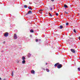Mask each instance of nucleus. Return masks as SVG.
<instances>
[{
  "mask_svg": "<svg viewBox=\"0 0 80 80\" xmlns=\"http://www.w3.org/2000/svg\"><path fill=\"white\" fill-rule=\"evenodd\" d=\"M58 68H61L62 67V65L61 64H59L57 66Z\"/></svg>",
  "mask_w": 80,
  "mask_h": 80,
  "instance_id": "nucleus-1",
  "label": "nucleus"
},
{
  "mask_svg": "<svg viewBox=\"0 0 80 80\" xmlns=\"http://www.w3.org/2000/svg\"><path fill=\"white\" fill-rule=\"evenodd\" d=\"M14 38L15 40L16 39H17V34H14Z\"/></svg>",
  "mask_w": 80,
  "mask_h": 80,
  "instance_id": "nucleus-2",
  "label": "nucleus"
},
{
  "mask_svg": "<svg viewBox=\"0 0 80 80\" xmlns=\"http://www.w3.org/2000/svg\"><path fill=\"white\" fill-rule=\"evenodd\" d=\"M71 52H72V53H75V51L74 49H71Z\"/></svg>",
  "mask_w": 80,
  "mask_h": 80,
  "instance_id": "nucleus-3",
  "label": "nucleus"
},
{
  "mask_svg": "<svg viewBox=\"0 0 80 80\" xmlns=\"http://www.w3.org/2000/svg\"><path fill=\"white\" fill-rule=\"evenodd\" d=\"M32 11L29 10L28 12V13H27V14H26V15H28V14H32Z\"/></svg>",
  "mask_w": 80,
  "mask_h": 80,
  "instance_id": "nucleus-4",
  "label": "nucleus"
},
{
  "mask_svg": "<svg viewBox=\"0 0 80 80\" xmlns=\"http://www.w3.org/2000/svg\"><path fill=\"white\" fill-rule=\"evenodd\" d=\"M4 36L6 37H8V32L5 33Z\"/></svg>",
  "mask_w": 80,
  "mask_h": 80,
  "instance_id": "nucleus-5",
  "label": "nucleus"
},
{
  "mask_svg": "<svg viewBox=\"0 0 80 80\" xmlns=\"http://www.w3.org/2000/svg\"><path fill=\"white\" fill-rule=\"evenodd\" d=\"M31 73H32L33 74H35V71L33 70H32L31 71Z\"/></svg>",
  "mask_w": 80,
  "mask_h": 80,
  "instance_id": "nucleus-6",
  "label": "nucleus"
},
{
  "mask_svg": "<svg viewBox=\"0 0 80 80\" xmlns=\"http://www.w3.org/2000/svg\"><path fill=\"white\" fill-rule=\"evenodd\" d=\"M59 64H60V63H59L58 62L55 64L54 65V67H57V65H59Z\"/></svg>",
  "mask_w": 80,
  "mask_h": 80,
  "instance_id": "nucleus-7",
  "label": "nucleus"
},
{
  "mask_svg": "<svg viewBox=\"0 0 80 80\" xmlns=\"http://www.w3.org/2000/svg\"><path fill=\"white\" fill-rule=\"evenodd\" d=\"M26 62L25 61V60H23L22 61V63H23V64H25V63Z\"/></svg>",
  "mask_w": 80,
  "mask_h": 80,
  "instance_id": "nucleus-8",
  "label": "nucleus"
},
{
  "mask_svg": "<svg viewBox=\"0 0 80 80\" xmlns=\"http://www.w3.org/2000/svg\"><path fill=\"white\" fill-rule=\"evenodd\" d=\"M64 8H68V7L67 6L66 4H64Z\"/></svg>",
  "mask_w": 80,
  "mask_h": 80,
  "instance_id": "nucleus-9",
  "label": "nucleus"
},
{
  "mask_svg": "<svg viewBox=\"0 0 80 80\" xmlns=\"http://www.w3.org/2000/svg\"><path fill=\"white\" fill-rule=\"evenodd\" d=\"M62 28H63V26L62 25L60 26V29H62Z\"/></svg>",
  "mask_w": 80,
  "mask_h": 80,
  "instance_id": "nucleus-10",
  "label": "nucleus"
},
{
  "mask_svg": "<svg viewBox=\"0 0 80 80\" xmlns=\"http://www.w3.org/2000/svg\"><path fill=\"white\" fill-rule=\"evenodd\" d=\"M46 70L47 72H50V70L48 68L46 69Z\"/></svg>",
  "mask_w": 80,
  "mask_h": 80,
  "instance_id": "nucleus-11",
  "label": "nucleus"
},
{
  "mask_svg": "<svg viewBox=\"0 0 80 80\" xmlns=\"http://www.w3.org/2000/svg\"><path fill=\"white\" fill-rule=\"evenodd\" d=\"M30 32H31L32 33H33V32H34V31L32 29L31 30Z\"/></svg>",
  "mask_w": 80,
  "mask_h": 80,
  "instance_id": "nucleus-12",
  "label": "nucleus"
},
{
  "mask_svg": "<svg viewBox=\"0 0 80 80\" xmlns=\"http://www.w3.org/2000/svg\"><path fill=\"white\" fill-rule=\"evenodd\" d=\"M49 15H50V17H52V15L50 14V12H49Z\"/></svg>",
  "mask_w": 80,
  "mask_h": 80,
  "instance_id": "nucleus-13",
  "label": "nucleus"
},
{
  "mask_svg": "<svg viewBox=\"0 0 80 80\" xmlns=\"http://www.w3.org/2000/svg\"><path fill=\"white\" fill-rule=\"evenodd\" d=\"M22 60H24L25 59V57H22Z\"/></svg>",
  "mask_w": 80,
  "mask_h": 80,
  "instance_id": "nucleus-14",
  "label": "nucleus"
},
{
  "mask_svg": "<svg viewBox=\"0 0 80 80\" xmlns=\"http://www.w3.org/2000/svg\"><path fill=\"white\" fill-rule=\"evenodd\" d=\"M28 8L30 10H32V8L31 7H28Z\"/></svg>",
  "mask_w": 80,
  "mask_h": 80,
  "instance_id": "nucleus-15",
  "label": "nucleus"
},
{
  "mask_svg": "<svg viewBox=\"0 0 80 80\" xmlns=\"http://www.w3.org/2000/svg\"><path fill=\"white\" fill-rule=\"evenodd\" d=\"M28 57L29 58H30V57H31V54H28Z\"/></svg>",
  "mask_w": 80,
  "mask_h": 80,
  "instance_id": "nucleus-16",
  "label": "nucleus"
},
{
  "mask_svg": "<svg viewBox=\"0 0 80 80\" xmlns=\"http://www.w3.org/2000/svg\"><path fill=\"white\" fill-rule=\"evenodd\" d=\"M36 42H38V39H36Z\"/></svg>",
  "mask_w": 80,
  "mask_h": 80,
  "instance_id": "nucleus-17",
  "label": "nucleus"
},
{
  "mask_svg": "<svg viewBox=\"0 0 80 80\" xmlns=\"http://www.w3.org/2000/svg\"><path fill=\"white\" fill-rule=\"evenodd\" d=\"M24 8H27V6L26 5H25L24 6Z\"/></svg>",
  "mask_w": 80,
  "mask_h": 80,
  "instance_id": "nucleus-18",
  "label": "nucleus"
},
{
  "mask_svg": "<svg viewBox=\"0 0 80 80\" xmlns=\"http://www.w3.org/2000/svg\"><path fill=\"white\" fill-rule=\"evenodd\" d=\"M73 31H74V33H76L77 32L76 31V30H75V29H74Z\"/></svg>",
  "mask_w": 80,
  "mask_h": 80,
  "instance_id": "nucleus-19",
  "label": "nucleus"
},
{
  "mask_svg": "<svg viewBox=\"0 0 80 80\" xmlns=\"http://www.w3.org/2000/svg\"><path fill=\"white\" fill-rule=\"evenodd\" d=\"M12 76L13 77V72H12Z\"/></svg>",
  "mask_w": 80,
  "mask_h": 80,
  "instance_id": "nucleus-20",
  "label": "nucleus"
},
{
  "mask_svg": "<svg viewBox=\"0 0 80 80\" xmlns=\"http://www.w3.org/2000/svg\"><path fill=\"white\" fill-rule=\"evenodd\" d=\"M69 24V23L68 22H67L66 24V25H68Z\"/></svg>",
  "mask_w": 80,
  "mask_h": 80,
  "instance_id": "nucleus-21",
  "label": "nucleus"
},
{
  "mask_svg": "<svg viewBox=\"0 0 80 80\" xmlns=\"http://www.w3.org/2000/svg\"><path fill=\"white\" fill-rule=\"evenodd\" d=\"M78 71H80V68H78Z\"/></svg>",
  "mask_w": 80,
  "mask_h": 80,
  "instance_id": "nucleus-22",
  "label": "nucleus"
},
{
  "mask_svg": "<svg viewBox=\"0 0 80 80\" xmlns=\"http://www.w3.org/2000/svg\"><path fill=\"white\" fill-rule=\"evenodd\" d=\"M56 15L57 16H58V13H57L56 12Z\"/></svg>",
  "mask_w": 80,
  "mask_h": 80,
  "instance_id": "nucleus-23",
  "label": "nucleus"
},
{
  "mask_svg": "<svg viewBox=\"0 0 80 80\" xmlns=\"http://www.w3.org/2000/svg\"><path fill=\"white\" fill-rule=\"evenodd\" d=\"M3 43H4V44L5 43V41H4L3 42Z\"/></svg>",
  "mask_w": 80,
  "mask_h": 80,
  "instance_id": "nucleus-24",
  "label": "nucleus"
},
{
  "mask_svg": "<svg viewBox=\"0 0 80 80\" xmlns=\"http://www.w3.org/2000/svg\"><path fill=\"white\" fill-rule=\"evenodd\" d=\"M78 38L79 40H80V36Z\"/></svg>",
  "mask_w": 80,
  "mask_h": 80,
  "instance_id": "nucleus-25",
  "label": "nucleus"
},
{
  "mask_svg": "<svg viewBox=\"0 0 80 80\" xmlns=\"http://www.w3.org/2000/svg\"><path fill=\"white\" fill-rule=\"evenodd\" d=\"M52 2H54V0H51Z\"/></svg>",
  "mask_w": 80,
  "mask_h": 80,
  "instance_id": "nucleus-26",
  "label": "nucleus"
},
{
  "mask_svg": "<svg viewBox=\"0 0 80 80\" xmlns=\"http://www.w3.org/2000/svg\"><path fill=\"white\" fill-rule=\"evenodd\" d=\"M52 10V8H51V10Z\"/></svg>",
  "mask_w": 80,
  "mask_h": 80,
  "instance_id": "nucleus-27",
  "label": "nucleus"
},
{
  "mask_svg": "<svg viewBox=\"0 0 80 80\" xmlns=\"http://www.w3.org/2000/svg\"><path fill=\"white\" fill-rule=\"evenodd\" d=\"M2 80V78H0V80Z\"/></svg>",
  "mask_w": 80,
  "mask_h": 80,
  "instance_id": "nucleus-28",
  "label": "nucleus"
},
{
  "mask_svg": "<svg viewBox=\"0 0 80 80\" xmlns=\"http://www.w3.org/2000/svg\"><path fill=\"white\" fill-rule=\"evenodd\" d=\"M46 65H47V63H46Z\"/></svg>",
  "mask_w": 80,
  "mask_h": 80,
  "instance_id": "nucleus-29",
  "label": "nucleus"
},
{
  "mask_svg": "<svg viewBox=\"0 0 80 80\" xmlns=\"http://www.w3.org/2000/svg\"><path fill=\"white\" fill-rule=\"evenodd\" d=\"M3 80H6L5 79H4Z\"/></svg>",
  "mask_w": 80,
  "mask_h": 80,
  "instance_id": "nucleus-30",
  "label": "nucleus"
},
{
  "mask_svg": "<svg viewBox=\"0 0 80 80\" xmlns=\"http://www.w3.org/2000/svg\"><path fill=\"white\" fill-rule=\"evenodd\" d=\"M65 12V13H67V12Z\"/></svg>",
  "mask_w": 80,
  "mask_h": 80,
  "instance_id": "nucleus-31",
  "label": "nucleus"
},
{
  "mask_svg": "<svg viewBox=\"0 0 80 80\" xmlns=\"http://www.w3.org/2000/svg\"><path fill=\"white\" fill-rule=\"evenodd\" d=\"M40 11H41V10H40Z\"/></svg>",
  "mask_w": 80,
  "mask_h": 80,
  "instance_id": "nucleus-32",
  "label": "nucleus"
}]
</instances>
